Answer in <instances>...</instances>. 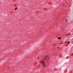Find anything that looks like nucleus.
Wrapping results in <instances>:
<instances>
[{"instance_id": "f257e3e1", "label": "nucleus", "mask_w": 73, "mask_h": 73, "mask_svg": "<svg viewBox=\"0 0 73 73\" xmlns=\"http://www.w3.org/2000/svg\"><path fill=\"white\" fill-rule=\"evenodd\" d=\"M47 57H48V56H47V55H46L45 56L44 60H45V61H46V60H47Z\"/></svg>"}, {"instance_id": "f03ea898", "label": "nucleus", "mask_w": 73, "mask_h": 73, "mask_svg": "<svg viewBox=\"0 0 73 73\" xmlns=\"http://www.w3.org/2000/svg\"><path fill=\"white\" fill-rule=\"evenodd\" d=\"M42 66L43 67H45L46 66L45 64H42Z\"/></svg>"}, {"instance_id": "7ed1b4c3", "label": "nucleus", "mask_w": 73, "mask_h": 73, "mask_svg": "<svg viewBox=\"0 0 73 73\" xmlns=\"http://www.w3.org/2000/svg\"><path fill=\"white\" fill-rule=\"evenodd\" d=\"M41 64H44V61H42V62H41Z\"/></svg>"}, {"instance_id": "20e7f679", "label": "nucleus", "mask_w": 73, "mask_h": 73, "mask_svg": "<svg viewBox=\"0 0 73 73\" xmlns=\"http://www.w3.org/2000/svg\"><path fill=\"white\" fill-rule=\"evenodd\" d=\"M61 38V37H59L58 38V39H59V40H60Z\"/></svg>"}, {"instance_id": "39448f33", "label": "nucleus", "mask_w": 73, "mask_h": 73, "mask_svg": "<svg viewBox=\"0 0 73 73\" xmlns=\"http://www.w3.org/2000/svg\"><path fill=\"white\" fill-rule=\"evenodd\" d=\"M17 9V7H16V8H15V10H16V9Z\"/></svg>"}, {"instance_id": "423d86ee", "label": "nucleus", "mask_w": 73, "mask_h": 73, "mask_svg": "<svg viewBox=\"0 0 73 73\" xmlns=\"http://www.w3.org/2000/svg\"><path fill=\"white\" fill-rule=\"evenodd\" d=\"M66 22H68V20H67V19H66Z\"/></svg>"}, {"instance_id": "0eeeda50", "label": "nucleus", "mask_w": 73, "mask_h": 73, "mask_svg": "<svg viewBox=\"0 0 73 73\" xmlns=\"http://www.w3.org/2000/svg\"><path fill=\"white\" fill-rule=\"evenodd\" d=\"M67 43L68 44H69V43H68V42H67Z\"/></svg>"}, {"instance_id": "6e6552de", "label": "nucleus", "mask_w": 73, "mask_h": 73, "mask_svg": "<svg viewBox=\"0 0 73 73\" xmlns=\"http://www.w3.org/2000/svg\"><path fill=\"white\" fill-rule=\"evenodd\" d=\"M48 61V60H49V58H48V60H47Z\"/></svg>"}, {"instance_id": "1a4fd4ad", "label": "nucleus", "mask_w": 73, "mask_h": 73, "mask_svg": "<svg viewBox=\"0 0 73 73\" xmlns=\"http://www.w3.org/2000/svg\"><path fill=\"white\" fill-rule=\"evenodd\" d=\"M68 42V43H69V42H69V41H68V42Z\"/></svg>"}, {"instance_id": "9d476101", "label": "nucleus", "mask_w": 73, "mask_h": 73, "mask_svg": "<svg viewBox=\"0 0 73 73\" xmlns=\"http://www.w3.org/2000/svg\"><path fill=\"white\" fill-rule=\"evenodd\" d=\"M65 43H67V42H66Z\"/></svg>"}]
</instances>
